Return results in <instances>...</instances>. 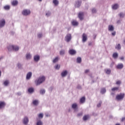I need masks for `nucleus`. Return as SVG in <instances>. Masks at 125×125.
<instances>
[{
  "label": "nucleus",
  "mask_w": 125,
  "mask_h": 125,
  "mask_svg": "<svg viewBox=\"0 0 125 125\" xmlns=\"http://www.w3.org/2000/svg\"><path fill=\"white\" fill-rule=\"evenodd\" d=\"M45 81V77L44 76H40L38 79L35 80V83L37 86L40 85Z\"/></svg>",
  "instance_id": "f257e3e1"
},
{
  "label": "nucleus",
  "mask_w": 125,
  "mask_h": 125,
  "mask_svg": "<svg viewBox=\"0 0 125 125\" xmlns=\"http://www.w3.org/2000/svg\"><path fill=\"white\" fill-rule=\"evenodd\" d=\"M72 40V35L70 33L67 34L65 37L64 40L66 42H70Z\"/></svg>",
  "instance_id": "f03ea898"
},
{
  "label": "nucleus",
  "mask_w": 125,
  "mask_h": 125,
  "mask_svg": "<svg viewBox=\"0 0 125 125\" xmlns=\"http://www.w3.org/2000/svg\"><path fill=\"white\" fill-rule=\"evenodd\" d=\"M22 14L24 16H28L31 14V11L29 9H24L22 11Z\"/></svg>",
  "instance_id": "7ed1b4c3"
},
{
  "label": "nucleus",
  "mask_w": 125,
  "mask_h": 125,
  "mask_svg": "<svg viewBox=\"0 0 125 125\" xmlns=\"http://www.w3.org/2000/svg\"><path fill=\"white\" fill-rule=\"evenodd\" d=\"M124 97H125V94L121 93L120 94L116 96V99L118 101H120V100H123V99H124Z\"/></svg>",
  "instance_id": "20e7f679"
},
{
  "label": "nucleus",
  "mask_w": 125,
  "mask_h": 125,
  "mask_svg": "<svg viewBox=\"0 0 125 125\" xmlns=\"http://www.w3.org/2000/svg\"><path fill=\"white\" fill-rule=\"evenodd\" d=\"M23 125H26L29 124V118L28 116H25L22 120Z\"/></svg>",
  "instance_id": "39448f33"
},
{
  "label": "nucleus",
  "mask_w": 125,
  "mask_h": 125,
  "mask_svg": "<svg viewBox=\"0 0 125 125\" xmlns=\"http://www.w3.org/2000/svg\"><path fill=\"white\" fill-rule=\"evenodd\" d=\"M81 5H82V0H78L77 1H76L75 4V7L79 8V7H81Z\"/></svg>",
  "instance_id": "423d86ee"
},
{
  "label": "nucleus",
  "mask_w": 125,
  "mask_h": 125,
  "mask_svg": "<svg viewBox=\"0 0 125 125\" xmlns=\"http://www.w3.org/2000/svg\"><path fill=\"white\" fill-rule=\"evenodd\" d=\"M4 26H5V20L3 19L0 20V29L3 28Z\"/></svg>",
  "instance_id": "0eeeda50"
},
{
  "label": "nucleus",
  "mask_w": 125,
  "mask_h": 125,
  "mask_svg": "<svg viewBox=\"0 0 125 125\" xmlns=\"http://www.w3.org/2000/svg\"><path fill=\"white\" fill-rule=\"evenodd\" d=\"M25 58L26 60H31L32 59V54L30 53H27L25 54Z\"/></svg>",
  "instance_id": "6e6552de"
},
{
  "label": "nucleus",
  "mask_w": 125,
  "mask_h": 125,
  "mask_svg": "<svg viewBox=\"0 0 125 125\" xmlns=\"http://www.w3.org/2000/svg\"><path fill=\"white\" fill-rule=\"evenodd\" d=\"M83 12H80L78 14V18H79L80 20H81V21H83Z\"/></svg>",
  "instance_id": "1a4fd4ad"
},
{
  "label": "nucleus",
  "mask_w": 125,
  "mask_h": 125,
  "mask_svg": "<svg viewBox=\"0 0 125 125\" xmlns=\"http://www.w3.org/2000/svg\"><path fill=\"white\" fill-rule=\"evenodd\" d=\"M61 77L62 78H65L67 75H68V71L67 70H63L62 73H61Z\"/></svg>",
  "instance_id": "9d476101"
},
{
  "label": "nucleus",
  "mask_w": 125,
  "mask_h": 125,
  "mask_svg": "<svg viewBox=\"0 0 125 125\" xmlns=\"http://www.w3.org/2000/svg\"><path fill=\"white\" fill-rule=\"evenodd\" d=\"M83 39L82 42H85L87 40V36H86V34L83 33L82 36Z\"/></svg>",
  "instance_id": "9b49d317"
},
{
  "label": "nucleus",
  "mask_w": 125,
  "mask_h": 125,
  "mask_svg": "<svg viewBox=\"0 0 125 125\" xmlns=\"http://www.w3.org/2000/svg\"><path fill=\"white\" fill-rule=\"evenodd\" d=\"M32 72H29L27 73V75H26V79L27 80H30L31 78H32Z\"/></svg>",
  "instance_id": "f8f14e48"
},
{
  "label": "nucleus",
  "mask_w": 125,
  "mask_h": 125,
  "mask_svg": "<svg viewBox=\"0 0 125 125\" xmlns=\"http://www.w3.org/2000/svg\"><path fill=\"white\" fill-rule=\"evenodd\" d=\"M33 58L35 62H39L41 58L39 55H35L34 56Z\"/></svg>",
  "instance_id": "ddd939ff"
},
{
  "label": "nucleus",
  "mask_w": 125,
  "mask_h": 125,
  "mask_svg": "<svg viewBox=\"0 0 125 125\" xmlns=\"http://www.w3.org/2000/svg\"><path fill=\"white\" fill-rule=\"evenodd\" d=\"M108 30L109 32H113L115 30V27H114L113 25H109Z\"/></svg>",
  "instance_id": "4468645a"
},
{
  "label": "nucleus",
  "mask_w": 125,
  "mask_h": 125,
  "mask_svg": "<svg viewBox=\"0 0 125 125\" xmlns=\"http://www.w3.org/2000/svg\"><path fill=\"white\" fill-rule=\"evenodd\" d=\"M69 53L70 55H75L77 53V51L74 49H70L69 51Z\"/></svg>",
  "instance_id": "2eb2a0df"
},
{
  "label": "nucleus",
  "mask_w": 125,
  "mask_h": 125,
  "mask_svg": "<svg viewBox=\"0 0 125 125\" xmlns=\"http://www.w3.org/2000/svg\"><path fill=\"white\" fill-rule=\"evenodd\" d=\"M39 103H40V102L38 100H34L32 101V104L34 106H38L39 105Z\"/></svg>",
  "instance_id": "dca6fc26"
},
{
  "label": "nucleus",
  "mask_w": 125,
  "mask_h": 125,
  "mask_svg": "<svg viewBox=\"0 0 125 125\" xmlns=\"http://www.w3.org/2000/svg\"><path fill=\"white\" fill-rule=\"evenodd\" d=\"M5 106V103L4 102H0V109H2Z\"/></svg>",
  "instance_id": "f3484780"
},
{
  "label": "nucleus",
  "mask_w": 125,
  "mask_h": 125,
  "mask_svg": "<svg viewBox=\"0 0 125 125\" xmlns=\"http://www.w3.org/2000/svg\"><path fill=\"white\" fill-rule=\"evenodd\" d=\"M88 119H90V116L89 115H85L83 117V121H87Z\"/></svg>",
  "instance_id": "a211bd4d"
},
{
  "label": "nucleus",
  "mask_w": 125,
  "mask_h": 125,
  "mask_svg": "<svg viewBox=\"0 0 125 125\" xmlns=\"http://www.w3.org/2000/svg\"><path fill=\"white\" fill-rule=\"evenodd\" d=\"M116 68L117 69H123L124 68V64L123 63H119L117 65Z\"/></svg>",
  "instance_id": "6ab92c4d"
},
{
  "label": "nucleus",
  "mask_w": 125,
  "mask_h": 125,
  "mask_svg": "<svg viewBox=\"0 0 125 125\" xmlns=\"http://www.w3.org/2000/svg\"><path fill=\"white\" fill-rule=\"evenodd\" d=\"M71 107L72 109H73L74 110H76V109L78 108V104H77V103H74L72 104Z\"/></svg>",
  "instance_id": "aec40b11"
},
{
  "label": "nucleus",
  "mask_w": 125,
  "mask_h": 125,
  "mask_svg": "<svg viewBox=\"0 0 125 125\" xmlns=\"http://www.w3.org/2000/svg\"><path fill=\"white\" fill-rule=\"evenodd\" d=\"M105 73V74H106V75H110V74H111V69H105L104 70Z\"/></svg>",
  "instance_id": "412c9836"
},
{
  "label": "nucleus",
  "mask_w": 125,
  "mask_h": 125,
  "mask_svg": "<svg viewBox=\"0 0 125 125\" xmlns=\"http://www.w3.org/2000/svg\"><path fill=\"white\" fill-rule=\"evenodd\" d=\"M45 94V89H41L40 91V94L41 95H43Z\"/></svg>",
  "instance_id": "4be33fe9"
},
{
  "label": "nucleus",
  "mask_w": 125,
  "mask_h": 125,
  "mask_svg": "<svg viewBox=\"0 0 125 125\" xmlns=\"http://www.w3.org/2000/svg\"><path fill=\"white\" fill-rule=\"evenodd\" d=\"M84 102H85V98L83 97L80 99V103H81V104H83Z\"/></svg>",
  "instance_id": "5701e85b"
},
{
  "label": "nucleus",
  "mask_w": 125,
  "mask_h": 125,
  "mask_svg": "<svg viewBox=\"0 0 125 125\" xmlns=\"http://www.w3.org/2000/svg\"><path fill=\"white\" fill-rule=\"evenodd\" d=\"M112 8L114 10H116L117 9L119 8V4H115L112 6Z\"/></svg>",
  "instance_id": "b1692460"
},
{
  "label": "nucleus",
  "mask_w": 125,
  "mask_h": 125,
  "mask_svg": "<svg viewBox=\"0 0 125 125\" xmlns=\"http://www.w3.org/2000/svg\"><path fill=\"white\" fill-rule=\"evenodd\" d=\"M18 4V0H13L12 2V5H13V6H15Z\"/></svg>",
  "instance_id": "393cba45"
},
{
  "label": "nucleus",
  "mask_w": 125,
  "mask_h": 125,
  "mask_svg": "<svg viewBox=\"0 0 125 125\" xmlns=\"http://www.w3.org/2000/svg\"><path fill=\"white\" fill-rule=\"evenodd\" d=\"M13 45H10L8 46L7 48H8V50L9 51H11L12 50H13Z\"/></svg>",
  "instance_id": "a878e982"
},
{
  "label": "nucleus",
  "mask_w": 125,
  "mask_h": 125,
  "mask_svg": "<svg viewBox=\"0 0 125 125\" xmlns=\"http://www.w3.org/2000/svg\"><path fill=\"white\" fill-rule=\"evenodd\" d=\"M71 23H72V25H73V26H78V25H79V22H78L76 21H72Z\"/></svg>",
  "instance_id": "bb28decb"
},
{
  "label": "nucleus",
  "mask_w": 125,
  "mask_h": 125,
  "mask_svg": "<svg viewBox=\"0 0 125 125\" xmlns=\"http://www.w3.org/2000/svg\"><path fill=\"white\" fill-rule=\"evenodd\" d=\"M101 93L102 94H104V93H106V88H102L101 89Z\"/></svg>",
  "instance_id": "cd10ccee"
},
{
  "label": "nucleus",
  "mask_w": 125,
  "mask_h": 125,
  "mask_svg": "<svg viewBox=\"0 0 125 125\" xmlns=\"http://www.w3.org/2000/svg\"><path fill=\"white\" fill-rule=\"evenodd\" d=\"M36 125H43V123L41 120L37 121Z\"/></svg>",
  "instance_id": "c85d7f7f"
},
{
  "label": "nucleus",
  "mask_w": 125,
  "mask_h": 125,
  "mask_svg": "<svg viewBox=\"0 0 125 125\" xmlns=\"http://www.w3.org/2000/svg\"><path fill=\"white\" fill-rule=\"evenodd\" d=\"M13 50L14 51H18L19 50V47L18 46L13 45Z\"/></svg>",
  "instance_id": "c756f323"
},
{
  "label": "nucleus",
  "mask_w": 125,
  "mask_h": 125,
  "mask_svg": "<svg viewBox=\"0 0 125 125\" xmlns=\"http://www.w3.org/2000/svg\"><path fill=\"white\" fill-rule=\"evenodd\" d=\"M28 91L29 93H33L34 92V88L33 87H30L28 88Z\"/></svg>",
  "instance_id": "7c9ffc66"
},
{
  "label": "nucleus",
  "mask_w": 125,
  "mask_h": 125,
  "mask_svg": "<svg viewBox=\"0 0 125 125\" xmlns=\"http://www.w3.org/2000/svg\"><path fill=\"white\" fill-rule=\"evenodd\" d=\"M59 60V57H57L53 60V63H57Z\"/></svg>",
  "instance_id": "2f4dec72"
},
{
  "label": "nucleus",
  "mask_w": 125,
  "mask_h": 125,
  "mask_svg": "<svg viewBox=\"0 0 125 125\" xmlns=\"http://www.w3.org/2000/svg\"><path fill=\"white\" fill-rule=\"evenodd\" d=\"M118 54L117 53H114L112 55V57H113V58H114V59L118 58Z\"/></svg>",
  "instance_id": "473e14b6"
},
{
  "label": "nucleus",
  "mask_w": 125,
  "mask_h": 125,
  "mask_svg": "<svg viewBox=\"0 0 125 125\" xmlns=\"http://www.w3.org/2000/svg\"><path fill=\"white\" fill-rule=\"evenodd\" d=\"M112 91H118L119 90V87H115L111 89Z\"/></svg>",
  "instance_id": "72a5a7b5"
},
{
  "label": "nucleus",
  "mask_w": 125,
  "mask_h": 125,
  "mask_svg": "<svg viewBox=\"0 0 125 125\" xmlns=\"http://www.w3.org/2000/svg\"><path fill=\"white\" fill-rule=\"evenodd\" d=\"M115 48L118 49V50H120L121 48H122V46H121L120 44H118L117 46H115Z\"/></svg>",
  "instance_id": "f704fd0d"
},
{
  "label": "nucleus",
  "mask_w": 125,
  "mask_h": 125,
  "mask_svg": "<svg viewBox=\"0 0 125 125\" xmlns=\"http://www.w3.org/2000/svg\"><path fill=\"white\" fill-rule=\"evenodd\" d=\"M4 9H5V10H9V9H10V6L9 5L4 6Z\"/></svg>",
  "instance_id": "c9c22d12"
},
{
  "label": "nucleus",
  "mask_w": 125,
  "mask_h": 125,
  "mask_svg": "<svg viewBox=\"0 0 125 125\" xmlns=\"http://www.w3.org/2000/svg\"><path fill=\"white\" fill-rule=\"evenodd\" d=\"M46 16L47 17H49V16H50L51 15V12L49 11H48L45 14Z\"/></svg>",
  "instance_id": "e433bc0d"
},
{
  "label": "nucleus",
  "mask_w": 125,
  "mask_h": 125,
  "mask_svg": "<svg viewBox=\"0 0 125 125\" xmlns=\"http://www.w3.org/2000/svg\"><path fill=\"white\" fill-rule=\"evenodd\" d=\"M8 83H9V81L8 80L4 81L3 83V84L5 86H7V85H8Z\"/></svg>",
  "instance_id": "4c0bfd02"
},
{
  "label": "nucleus",
  "mask_w": 125,
  "mask_h": 125,
  "mask_svg": "<svg viewBox=\"0 0 125 125\" xmlns=\"http://www.w3.org/2000/svg\"><path fill=\"white\" fill-rule=\"evenodd\" d=\"M53 3L55 5H58V4L59 3V2H58V0H53Z\"/></svg>",
  "instance_id": "58836bf2"
},
{
  "label": "nucleus",
  "mask_w": 125,
  "mask_h": 125,
  "mask_svg": "<svg viewBox=\"0 0 125 125\" xmlns=\"http://www.w3.org/2000/svg\"><path fill=\"white\" fill-rule=\"evenodd\" d=\"M77 63H81L82 62V58L81 57H78L77 59Z\"/></svg>",
  "instance_id": "ea45409f"
},
{
  "label": "nucleus",
  "mask_w": 125,
  "mask_h": 125,
  "mask_svg": "<svg viewBox=\"0 0 125 125\" xmlns=\"http://www.w3.org/2000/svg\"><path fill=\"white\" fill-rule=\"evenodd\" d=\"M119 17H120V18H124V17H125V13H120L119 14Z\"/></svg>",
  "instance_id": "a19ab883"
},
{
  "label": "nucleus",
  "mask_w": 125,
  "mask_h": 125,
  "mask_svg": "<svg viewBox=\"0 0 125 125\" xmlns=\"http://www.w3.org/2000/svg\"><path fill=\"white\" fill-rule=\"evenodd\" d=\"M38 118L39 119H42V118H43V113H40L38 115Z\"/></svg>",
  "instance_id": "79ce46f5"
},
{
  "label": "nucleus",
  "mask_w": 125,
  "mask_h": 125,
  "mask_svg": "<svg viewBox=\"0 0 125 125\" xmlns=\"http://www.w3.org/2000/svg\"><path fill=\"white\" fill-rule=\"evenodd\" d=\"M60 55H64L65 54V50H62L60 51Z\"/></svg>",
  "instance_id": "37998d69"
},
{
  "label": "nucleus",
  "mask_w": 125,
  "mask_h": 125,
  "mask_svg": "<svg viewBox=\"0 0 125 125\" xmlns=\"http://www.w3.org/2000/svg\"><path fill=\"white\" fill-rule=\"evenodd\" d=\"M55 69H56V70H59V69H60V65H59V64H57V65L55 66Z\"/></svg>",
  "instance_id": "c03bdc74"
},
{
  "label": "nucleus",
  "mask_w": 125,
  "mask_h": 125,
  "mask_svg": "<svg viewBox=\"0 0 125 125\" xmlns=\"http://www.w3.org/2000/svg\"><path fill=\"white\" fill-rule=\"evenodd\" d=\"M92 13H96L97 12V10L95 8H93L92 9Z\"/></svg>",
  "instance_id": "a18cd8bd"
},
{
  "label": "nucleus",
  "mask_w": 125,
  "mask_h": 125,
  "mask_svg": "<svg viewBox=\"0 0 125 125\" xmlns=\"http://www.w3.org/2000/svg\"><path fill=\"white\" fill-rule=\"evenodd\" d=\"M17 66H18L19 69H22V64H21V63H18L17 64Z\"/></svg>",
  "instance_id": "49530a36"
},
{
  "label": "nucleus",
  "mask_w": 125,
  "mask_h": 125,
  "mask_svg": "<svg viewBox=\"0 0 125 125\" xmlns=\"http://www.w3.org/2000/svg\"><path fill=\"white\" fill-rule=\"evenodd\" d=\"M38 37L39 39H41V38H42V33H39L38 34Z\"/></svg>",
  "instance_id": "de8ad7c7"
},
{
  "label": "nucleus",
  "mask_w": 125,
  "mask_h": 125,
  "mask_svg": "<svg viewBox=\"0 0 125 125\" xmlns=\"http://www.w3.org/2000/svg\"><path fill=\"white\" fill-rule=\"evenodd\" d=\"M122 83L121 81H118L116 82V84H117V85H120Z\"/></svg>",
  "instance_id": "09e8293b"
},
{
  "label": "nucleus",
  "mask_w": 125,
  "mask_h": 125,
  "mask_svg": "<svg viewBox=\"0 0 125 125\" xmlns=\"http://www.w3.org/2000/svg\"><path fill=\"white\" fill-rule=\"evenodd\" d=\"M101 104H102V102L100 101L99 103L97 104V107L99 108L100 107H101Z\"/></svg>",
  "instance_id": "8fccbe9b"
},
{
  "label": "nucleus",
  "mask_w": 125,
  "mask_h": 125,
  "mask_svg": "<svg viewBox=\"0 0 125 125\" xmlns=\"http://www.w3.org/2000/svg\"><path fill=\"white\" fill-rule=\"evenodd\" d=\"M78 89H82V86H81L80 85H78L77 86Z\"/></svg>",
  "instance_id": "3c124183"
},
{
  "label": "nucleus",
  "mask_w": 125,
  "mask_h": 125,
  "mask_svg": "<svg viewBox=\"0 0 125 125\" xmlns=\"http://www.w3.org/2000/svg\"><path fill=\"white\" fill-rule=\"evenodd\" d=\"M112 36H113V37H115V36H116V31H113L112 33H111Z\"/></svg>",
  "instance_id": "603ef678"
},
{
  "label": "nucleus",
  "mask_w": 125,
  "mask_h": 125,
  "mask_svg": "<svg viewBox=\"0 0 125 125\" xmlns=\"http://www.w3.org/2000/svg\"><path fill=\"white\" fill-rule=\"evenodd\" d=\"M21 94H22L21 92H19L17 93V95H18L19 96H21Z\"/></svg>",
  "instance_id": "864d4df0"
},
{
  "label": "nucleus",
  "mask_w": 125,
  "mask_h": 125,
  "mask_svg": "<svg viewBox=\"0 0 125 125\" xmlns=\"http://www.w3.org/2000/svg\"><path fill=\"white\" fill-rule=\"evenodd\" d=\"M78 117H81V116H83L82 113H80L77 114Z\"/></svg>",
  "instance_id": "5fc2aeb1"
},
{
  "label": "nucleus",
  "mask_w": 125,
  "mask_h": 125,
  "mask_svg": "<svg viewBox=\"0 0 125 125\" xmlns=\"http://www.w3.org/2000/svg\"><path fill=\"white\" fill-rule=\"evenodd\" d=\"M88 72H89V69H86L85 70V74H87V73H88Z\"/></svg>",
  "instance_id": "6e6d98bb"
},
{
  "label": "nucleus",
  "mask_w": 125,
  "mask_h": 125,
  "mask_svg": "<svg viewBox=\"0 0 125 125\" xmlns=\"http://www.w3.org/2000/svg\"><path fill=\"white\" fill-rule=\"evenodd\" d=\"M49 90L51 91L52 90H53V87L51 86L49 88Z\"/></svg>",
  "instance_id": "4d7b16f0"
},
{
  "label": "nucleus",
  "mask_w": 125,
  "mask_h": 125,
  "mask_svg": "<svg viewBox=\"0 0 125 125\" xmlns=\"http://www.w3.org/2000/svg\"><path fill=\"white\" fill-rule=\"evenodd\" d=\"M125 117H123L122 119V122H125Z\"/></svg>",
  "instance_id": "13d9d810"
},
{
  "label": "nucleus",
  "mask_w": 125,
  "mask_h": 125,
  "mask_svg": "<svg viewBox=\"0 0 125 125\" xmlns=\"http://www.w3.org/2000/svg\"><path fill=\"white\" fill-rule=\"evenodd\" d=\"M124 59H125V57H124L120 58L121 60H124Z\"/></svg>",
  "instance_id": "bf43d9fd"
},
{
  "label": "nucleus",
  "mask_w": 125,
  "mask_h": 125,
  "mask_svg": "<svg viewBox=\"0 0 125 125\" xmlns=\"http://www.w3.org/2000/svg\"><path fill=\"white\" fill-rule=\"evenodd\" d=\"M96 39V35H94V39L95 40Z\"/></svg>",
  "instance_id": "052dcab7"
},
{
  "label": "nucleus",
  "mask_w": 125,
  "mask_h": 125,
  "mask_svg": "<svg viewBox=\"0 0 125 125\" xmlns=\"http://www.w3.org/2000/svg\"><path fill=\"white\" fill-rule=\"evenodd\" d=\"M92 44L91 42L89 43L88 45L90 46Z\"/></svg>",
  "instance_id": "680f3d73"
},
{
  "label": "nucleus",
  "mask_w": 125,
  "mask_h": 125,
  "mask_svg": "<svg viewBox=\"0 0 125 125\" xmlns=\"http://www.w3.org/2000/svg\"><path fill=\"white\" fill-rule=\"evenodd\" d=\"M1 76V71L0 70V77Z\"/></svg>",
  "instance_id": "e2e57ef3"
},
{
  "label": "nucleus",
  "mask_w": 125,
  "mask_h": 125,
  "mask_svg": "<svg viewBox=\"0 0 125 125\" xmlns=\"http://www.w3.org/2000/svg\"><path fill=\"white\" fill-rule=\"evenodd\" d=\"M1 59H2V57L0 58V61L1 60Z\"/></svg>",
  "instance_id": "0e129e2a"
},
{
  "label": "nucleus",
  "mask_w": 125,
  "mask_h": 125,
  "mask_svg": "<svg viewBox=\"0 0 125 125\" xmlns=\"http://www.w3.org/2000/svg\"><path fill=\"white\" fill-rule=\"evenodd\" d=\"M124 43L125 44V39L124 40Z\"/></svg>",
  "instance_id": "69168bd1"
},
{
  "label": "nucleus",
  "mask_w": 125,
  "mask_h": 125,
  "mask_svg": "<svg viewBox=\"0 0 125 125\" xmlns=\"http://www.w3.org/2000/svg\"><path fill=\"white\" fill-rule=\"evenodd\" d=\"M39 0V1H42V0Z\"/></svg>",
  "instance_id": "338daca9"
},
{
  "label": "nucleus",
  "mask_w": 125,
  "mask_h": 125,
  "mask_svg": "<svg viewBox=\"0 0 125 125\" xmlns=\"http://www.w3.org/2000/svg\"><path fill=\"white\" fill-rule=\"evenodd\" d=\"M117 22H118V23H119L120 22V21H118Z\"/></svg>",
  "instance_id": "774afa93"
}]
</instances>
